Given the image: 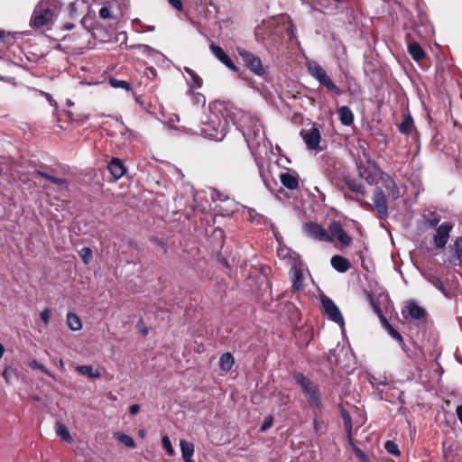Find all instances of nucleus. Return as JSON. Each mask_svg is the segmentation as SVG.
<instances>
[{
  "label": "nucleus",
  "mask_w": 462,
  "mask_h": 462,
  "mask_svg": "<svg viewBox=\"0 0 462 462\" xmlns=\"http://www.w3.org/2000/svg\"><path fill=\"white\" fill-rule=\"evenodd\" d=\"M273 426V417L269 416L265 418L263 425L261 426V431L264 432Z\"/></svg>",
  "instance_id": "nucleus-51"
},
{
  "label": "nucleus",
  "mask_w": 462,
  "mask_h": 462,
  "mask_svg": "<svg viewBox=\"0 0 462 462\" xmlns=\"http://www.w3.org/2000/svg\"><path fill=\"white\" fill-rule=\"evenodd\" d=\"M246 210L247 215L253 223H255L256 225H261L264 224L267 221V219L263 215L257 213L254 208H248Z\"/></svg>",
  "instance_id": "nucleus-33"
},
{
  "label": "nucleus",
  "mask_w": 462,
  "mask_h": 462,
  "mask_svg": "<svg viewBox=\"0 0 462 462\" xmlns=\"http://www.w3.org/2000/svg\"><path fill=\"white\" fill-rule=\"evenodd\" d=\"M426 278L429 282H430L436 289L440 291L446 297L448 296V292L439 277L435 275H428Z\"/></svg>",
  "instance_id": "nucleus-30"
},
{
  "label": "nucleus",
  "mask_w": 462,
  "mask_h": 462,
  "mask_svg": "<svg viewBox=\"0 0 462 462\" xmlns=\"http://www.w3.org/2000/svg\"><path fill=\"white\" fill-rule=\"evenodd\" d=\"M189 93L192 95V101H193L194 104H196V105H205L206 97H205L204 95H202L199 92H195L194 90H193V92H189Z\"/></svg>",
  "instance_id": "nucleus-46"
},
{
  "label": "nucleus",
  "mask_w": 462,
  "mask_h": 462,
  "mask_svg": "<svg viewBox=\"0 0 462 462\" xmlns=\"http://www.w3.org/2000/svg\"><path fill=\"white\" fill-rule=\"evenodd\" d=\"M408 51L415 60H420L425 56V52L420 47V45L417 42L410 43L408 46Z\"/></svg>",
  "instance_id": "nucleus-27"
},
{
  "label": "nucleus",
  "mask_w": 462,
  "mask_h": 462,
  "mask_svg": "<svg viewBox=\"0 0 462 462\" xmlns=\"http://www.w3.org/2000/svg\"><path fill=\"white\" fill-rule=\"evenodd\" d=\"M73 28H75V24H74V23H65L62 25V29H63V30L70 31V30H72Z\"/></svg>",
  "instance_id": "nucleus-59"
},
{
  "label": "nucleus",
  "mask_w": 462,
  "mask_h": 462,
  "mask_svg": "<svg viewBox=\"0 0 462 462\" xmlns=\"http://www.w3.org/2000/svg\"><path fill=\"white\" fill-rule=\"evenodd\" d=\"M115 437L119 442L124 444L125 447L134 448V446H135L134 440L129 435H126L122 432H117L115 434Z\"/></svg>",
  "instance_id": "nucleus-34"
},
{
  "label": "nucleus",
  "mask_w": 462,
  "mask_h": 462,
  "mask_svg": "<svg viewBox=\"0 0 462 462\" xmlns=\"http://www.w3.org/2000/svg\"><path fill=\"white\" fill-rule=\"evenodd\" d=\"M63 4L60 0H40L34 6L30 26L34 30H50L55 24Z\"/></svg>",
  "instance_id": "nucleus-2"
},
{
  "label": "nucleus",
  "mask_w": 462,
  "mask_h": 462,
  "mask_svg": "<svg viewBox=\"0 0 462 462\" xmlns=\"http://www.w3.org/2000/svg\"><path fill=\"white\" fill-rule=\"evenodd\" d=\"M424 219L426 226L435 228L438 227L440 217L436 212L430 211L425 215Z\"/></svg>",
  "instance_id": "nucleus-31"
},
{
  "label": "nucleus",
  "mask_w": 462,
  "mask_h": 462,
  "mask_svg": "<svg viewBox=\"0 0 462 462\" xmlns=\"http://www.w3.org/2000/svg\"><path fill=\"white\" fill-rule=\"evenodd\" d=\"M380 179L389 196L394 200L397 199L400 197V190L393 179L385 172L381 173Z\"/></svg>",
  "instance_id": "nucleus-15"
},
{
  "label": "nucleus",
  "mask_w": 462,
  "mask_h": 462,
  "mask_svg": "<svg viewBox=\"0 0 462 462\" xmlns=\"http://www.w3.org/2000/svg\"><path fill=\"white\" fill-rule=\"evenodd\" d=\"M76 370L81 374L89 378H98L101 375L100 372L97 369H94L91 365H78Z\"/></svg>",
  "instance_id": "nucleus-28"
},
{
  "label": "nucleus",
  "mask_w": 462,
  "mask_h": 462,
  "mask_svg": "<svg viewBox=\"0 0 462 462\" xmlns=\"http://www.w3.org/2000/svg\"><path fill=\"white\" fill-rule=\"evenodd\" d=\"M223 202L226 205V208L224 209L225 212L222 213L224 216H229L235 211L236 204L234 200L226 198Z\"/></svg>",
  "instance_id": "nucleus-43"
},
{
  "label": "nucleus",
  "mask_w": 462,
  "mask_h": 462,
  "mask_svg": "<svg viewBox=\"0 0 462 462\" xmlns=\"http://www.w3.org/2000/svg\"><path fill=\"white\" fill-rule=\"evenodd\" d=\"M300 136L303 139L308 150H320L319 143L321 141V134L319 129L315 124H312L310 127L301 129Z\"/></svg>",
  "instance_id": "nucleus-6"
},
{
  "label": "nucleus",
  "mask_w": 462,
  "mask_h": 462,
  "mask_svg": "<svg viewBox=\"0 0 462 462\" xmlns=\"http://www.w3.org/2000/svg\"><path fill=\"white\" fill-rule=\"evenodd\" d=\"M346 183L347 187L353 192L360 194V195H365V190L364 185L362 183L358 182L357 180H353V179H348V180H346Z\"/></svg>",
  "instance_id": "nucleus-32"
},
{
  "label": "nucleus",
  "mask_w": 462,
  "mask_h": 462,
  "mask_svg": "<svg viewBox=\"0 0 462 462\" xmlns=\"http://www.w3.org/2000/svg\"><path fill=\"white\" fill-rule=\"evenodd\" d=\"M138 434H139V436H140L141 438H144V437H145V435H146V432H145V430H140L138 431Z\"/></svg>",
  "instance_id": "nucleus-62"
},
{
  "label": "nucleus",
  "mask_w": 462,
  "mask_h": 462,
  "mask_svg": "<svg viewBox=\"0 0 462 462\" xmlns=\"http://www.w3.org/2000/svg\"><path fill=\"white\" fill-rule=\"evenodd\" d=\"M443 457L446 462H455L456 457L452 453V450L444 448Z\"/></svg>",
  "instance_id": "nucleus-50"
},
{
  "label": "nucleus",
  "mask_w": 462,
  "mask_h": 462,
  "mask_svg": "<svg viewBox=\"0 0 462 462\" xmlns=\"http://www.w3.org/2000/svg\"><path fill=\"white\" fill-rule=\"evenodd\" d=\"M209 49L213 55L225 66L230 69L233 71H237L236 66L234 64L233 60L229 58V56L225 52V51L218 45L215 43H211L209 45Z\"/></svg>",
  "instance_id": "nucleus-14"
},
{
  "label": "nucleus",
  "mask_w": 462,
  "mask_h": 462,
  "mask_svg": "<svg viewBox=\"0 0 462 462\" xmlns=\"http://www.w3.org/2000/svg\"><path fill=\"white\" fill-rule=\"evenodd\" d=\"M108 171H110L111 175L115 178V180H119L120 178H122L126 171L123 161L118 158H113L111 160V162L108 164Z\"/></svg>",
  "instance_id": "nucleus-18"
},
{
  "label": "nucleus",
  "mask_w": 462,
  "mask_h": 462,
  "mask_svg": "<svg viewBox=\"0 0 462 462\" xmlns=\"http://www.w3.org/2000/svg\"><path fill=\"white\" fill-rule=\"evenodd\" d=\"M35 174L50 180L51 182H52L54 184H57V185H67L68 184V182L65 179L54 177V176H51V175L45 173L43 171H36Z\"/></svg>",
  "instance_id": "nucleus-35"
},
{
  "label": "nucleus",
  "mask_w": 462,
  "mask_h": 462,
  "mask_svg": "<svg viewBox=\"0 0 462 462\" xmlns=\"http://www.w3.org/2000/svg\"><path fill=\"white\" fill-rule=\"evenodd\" d=\"M380 319L384 328H387L388 325H391L383 314H380Z\"/></svg>",
  "instance_id": "nucleus-58"
},
{
  "label": "nucleus",
  "mask_w": 462,
  "mask_h": 462,
  "mask_svg": "<svg viewBox=\"0 0 462 462\" xmlns=\"http://www.w3.org/2000/svg\"><path fill=\"white\" fill-rule=\"evenodd\" d=\"M77 5H78V4H77V3H71V4L69 5V14H70V16H71L72 18H74V17H77V16H78V14H77V11H78Z\"/></svg>",
  "instance_id": "nucleus-54"
},
{
  "label": "nucleus",
  "mask_w": 462,
  "mask_h": 462,
  "mask_svg": "<svg viewBox=\"0 0 462 462\" xmlns=\"http://www.w3.org/2000/svg\"><path fill=\"white\" fill-rule=\"evenodd\" d=\"M168 2L177 10L182 9V3L180 0H168Z\"/></svg>",
  "instance_id": "nucleus-55"
},
{
  "label": "nucleus",
  "mask_w": 462,
  "mask_h": 462,
  "mask_svg": "<svg viewBox=\"0 0 462 462\" xmlns=\"http://www.w3.org/2000/svg\"><path fill=\"white\" fill-rule=\"evenodd\" d=\"M453 228V224L445 222L436 228V233L433 236V243L437 248H444L448 242L450 232Z\"/></svg>",
  "instance_id": "nucleus-9"
},
{
  "label": "nucleus",
  "mask_w": 462,
  "mask_h": 462,
  "mask_svg": "<svg viewBox=\"0 0 462 462\" xmlns=\"http://www.w3.org/2000/svg\"><path fill=\"white\" fill-rule=\"evenodd\" d=\"M50 316H51V313H50V310L48 309H44L42 311H41L40 313V318H41V320L44 323V324H48L49 321H50Z\"/></svg>",
  "instance_id": "nucleus-53"
},
{
  "label": "nucleus",
  "mask_w": 462,
  "mask_h": 462,
  "mask_svg": "<svg viewBox=\"0 0 462 462\" xmlns=\"http://www.w3.org/2000/svg\"><path fill=\"white\" fill-rule=\"evenodd\" d=\"M180 448L181 457H182L183 461L193 458L194 451H195L194 444H192L191 442H189L185 439H181L180 441Z\"/></svg>",
  "instance_id": "nucleus-23"
},
{
  "label": "nucleus",
  "mask_w": 462,
  "mask_h": 462,
  "mask_svg": "<svg viewBox=\"0 0 462 462\" xmlns=\"http://www.w3.org/2000/svg\"><path fill=\"white\" fill-rule=\"evenodd\" d=\"M142 333L146 336L148 335L149 331H148V328H142Z\"/></svg>",
  "instance_id": "nucleus-64"
},
{
  "label": "nucleus",
  "mask_w": 462,
  "mask_h": 462,
  "mask_svg": "<svg viewBox=\"0 0 462 462\" xmlns=\"http://www.w3.org/2000/svg\"><path fill=\"white\" fill-rule=\"evenodd\" d=\"M373 201L379 216L382 218H386L388 217V205L386 197L381 188L374 189Z\"/></svg>",
  "instance_id": "nucleus-12"
},
{
  "label": "nucleus",
  "mask_w": 462,
  "mask_h": 462,
  "mask_svg": "<svg viewBox=\"0 0 462 462\" xmlns=\"http://www.w3.org/2000/svg\"><path fill=\"white\" fill-rule=\"evenodd\" d=\"M291 277L294 290H300L303 285V273L301 264L294 262L291 268Z\"/></svg>",
  "instance_id": "nucleus-16"
},
{
  "label": "nucleus",
  "mask_w": 462,
  "mask_h": 462,
  "mask_svg": "<svg viewBox=\"0 0 462 462\" xmlns=\"http://www.w3.org/2000/svg\"><path fill=\"white\" fill-rule=\"evenodd\" d=\"M121 134L124 145L131 143L132 140L134 139V134L132 130L125 127L124 131L121 132Z\"/></svg>",
  "instance_id": "nucleus-41"
},
{
  "label": "nucleus",
  "mask_w": 462,
  "mask_h": 462,
  "mask_svg": "<svg viewBox=\"0 0 462 462\" xmlns=\"http://www.w3.org/2000/svg\"><path fill=\"white\" fill-rule=\"evenodd\" d=\"M80 256L85 263H88L92 258V251L88 247H84L80 250Z\"/></svg>",
  "instance_id": "nucleus-47"
},
{
  "label": "nucleus",
  "mask_w": 462,
  "mask_h": 462,
  "mask_svg": "<svg viewBox=\"0 0 462 462\" xmlns=\"http://www.w3.org/2000/svg\"><path fill=\"white\" fill-rule=\"evenodd\" d=\"M111 15V11H110V8L108 6H102L100 9H99V16L103 19H106V18H109Z\"/></svg>",
  "instance_id": "nucleus-52"
},
{
  "label": "nucleus",
  "mask_w": 462,
  "mask_h": 462,
  "mask_svg": "<svg viewBox=\"0 0 462 462\" xmlns=\"http://www.w3.org/2000/svg\"><path fill=\"white\" fill-rule=\"evenodd\" d=\"M162 444L163 448L166 450V452L169 454V456L174 455V449L172 448L171 439L168 436H163L162 439Z\"/></svg>",
  "instance_id": "nucleus-42"
},
{
  "label": "nucleus",
  "mask_w": 462,
  "mask_h": 462,
  "mask_svg": "<svg viewBox=\"0 0 462 462\" xmlns=\"http://www.w3.org/2000/svg\"><path fill=\"white\" fill-rule=\"evenodd\" d=\"M353 450L356 456L358 457L359 462H369L366 455L358 447L353 445Z\"/></svg>",
  "instance_id": "nucleus-49"
},
{
  "label": "nucleus",
  "mask_w": 462,
  "mask_h": 462,
  "mask_svg": "<svg viewBox=\"0 0 462 462\" xmlns=\"http://www.w3.org/2000/svg\"><path fill=\"white\" fill-rule=\"evenodd\" d=\"M67 324L70 330L79 331L82 328V323L79 316L73 312L67 314Z\"/></svg>",
  "instance_id": "nucleus-26"
},
{
  "label": "nucleus",
  "mask_w": 462,
  "mask_h": 462,
  "mask_svg": "<svg viewBox=\"0 0 462 462\" xmlns=\"http://www.w3.org/2000/svg\"><path fill=\"white\" fill-rule=\"evenodd\" d=\"M321 303L324 309L325 314L333 322L338 324L342 329L345 328L344 318L335 302L328 297H321Z\"/></svg>",
  "instance_id": "nucleus-7"
},
{
  "label": "nucleus",
  "mask_w": 462,
  "mask_h": 462,
  "mask_svg": "<svg viewBox=\"0 0 462 462\" xmlns=\"http://www.w3.org/2000/svg\"><path fill=\"white\" fill-rule=\"evenodd\" d=\"M369 382H370L373 385H374V384H383V382H382V381H377V380H376V378H375L374 376H370V377H369Z\"/></svg>",
  "instance_id": "nucleus-60"
},
{
  "label": "nucleus",
  "mask_w": 462,
  "mask_h": 462,
  "mask_svg": "<svg viewBox=\"0 0 462 462\" xmlns=\"http://www.w3.org/2000/svg\"><path fill=\"white\" fill-rule=\"evenodd\" d=\"M328 234L333 241L337 240L343 245L347 246L351 244V237L346 233L342 225L337 221H331L328 226Z\"/></svg>",
  "instance_id": "nucleus-11"
},
{
  "label": "nucleus",
  "mask_w": 462,
  "mask_h": 462,
  "mask_svg": "<svg viewBox=\"0 0 462 462\" xmlns=\"http://www.w3.org/2000/svg\"><path fill=\"white\" fill-rule=\"evenodd\" d=\"M303 231L312 239L322 242H333V238L328 232L318 223L309 222L304 224Z\"/></svg>",
  "instance_id": "nucleus-8"
},
{
  "label": "nucleus",
  "mask_w": 462,
  "mask_h": 462,
  "mask_svg": "<svg viewBox=\"0 0 462 462\" xmlns=\"http://www.w3.org/2000/svg\"><path fill=\"white\" fill-rule=\"evenodd\" d=\"M404 319H421L425 317V310L419 306L415 301H409L405 308L402 310Z\"/></svg>",
  "instance_id": "nucleus-13"
},
{
  "label": "nucleus",
  "mask_w": 462,
  "mask_h": 462,
  "mask_svg": "<svg viewBox=\"0 0 462 462\" xmlns=\"http://www.w3.org/2000/svg\"><path fill=\"white\" fill-rule=\"evenodd\" d=\"M140 411V406L138 404H133L130 406L129 408V411L131 414L134 415L136 413H138Z\"/></svg>",
  "instance_id": "nucleus-56"
},
{
  "label": "nucleus",
  "mask_w": 462,
  "mask_h": 462,
  "mask_svg": "<svg viewBox=\"0 0 462 462\" xmlns=\"http://www.w3.org/2000/svg\"><path fill=\"white\" fill-rule=\"evenodd\" d=\"M170 120H171V121H172V122H173V121H177V122H179V121H180V118H179V116H178V115H173V116H172V117H171V119H170Z\"/></svg>",
  "instance_id": "nucleus-63"
},
{
  "label": "nucleus",
  "mask_w": 462,
  "mask_h": 462,
  "mask_svg": "<svg viewBox=\"0 0 462 462\" xmlns=\"http://www.w3.org/2000/svg\"><path fill=\"white\" fill-rule=\"evenodd\" d=\"M243 134L252 151L260 148L262 144L265 146L264 130L258 120L253 119L251 125L244 129Z\"/></svg>",
  "instance_id": "nucleus-3"
},
{
  "label": "nucleus",
  "mask_w": 462,
  "mask_h": 462,
  "mask_svg": "<svg viewBox=\"0 0 462 462\" xmlns=\"http://www.w3.org/2000/svg\"><path fill=\"white\" fill-rule=\"evenodd\" d=\"M55 432L58 436H60L64 441L68 443H72L73 439L69 431L68 427L61 423V422H56L55 424Z\"/></svg>",
  "instance_id": "nucleus-25"
},
{
  "label": "nucleus",
  "mask_w": 462,
  "mask_h": 462,
  "mask_svg": "<svg viewBox=\"0 0 462 462\" xmlns=\"http://www.w3.org/2000/svg\"><path fill=\"white\" fill-rule=\"evenodd\" d=\"M235 363L234 356L231 353H224L219 359V367L222 371L228 372L232 369Z\"/></svg>",
  "instance_id": "nucleus-24"
},
{
  "label": "nucleus",
  "mask_w": 462,
  "mask_h": 462,
  "mask_svg": "<svg viewBox=\"0 0 462 462\" xmlns=\"http://www.w3.org/2000/svg\"><path fill=\"white\" fill-rule=\"evenodd\" d=\"M456 413H457V419H458L459 422L462 425V405H458L457 407Z\"/></svg>",
  "instance_id": "nucleus-57"
},
{
  "label": "nucleus",
  "mask_w": 462,
  "mask_h": 462,
  "mask_svg": "<svg viewBox=\"0 0 462 462\" xmlns=\"http://www.w3.org/2000/svg\"><path fill=\"white\" fill-rule=\"evenodd\" d=\"M229 106L216 100L209 104V112L201 120L200 134L212 141H222L233 125Z\"/></svg>",
  "instance_id": "nucleus-1"
},
{
  "label": "nucleus",
  "mask_w": 462,
  "mask_h": 462,
  "mask_svg": "<svg viewBox=\"0 0 462 462\" xmlns=\"http://www.w3.org/2000/svg\"><path fill=\"white\" fill-rule=\"evenodd\" d=\"M385 330L393 339L397 340L401 344H403V338L402 335L396 329H394L392 325H388V328H385Z\"/></svg>",
  "instance_id": "nucleus-45"
},
{
  "label": "nucleus",
  "mask_w": 462,
  "mask_h": 462,
  "mask_svg": "<svg viewBox=\"0 0 462 462\" xmlns=\"http://www.w3.org/2000/svg\"><path fill=\"white\" fill-rule=\"evenodd\" d=\"M29 365L32 368V369H37V370H40L42 372H43L45 374L49 375V376H51L52 377V374L44 366L42 365V364H40L37 360H32L30 363H29Z\"/></svg>",
  "instance_id": "nucleus-44"
},
{
  "label": "nucleus",
  "mask_w": 462,
  "mask_h": 462,
  "mask_svg": "<svg viewBox=\"0 0 462 462\" xmlns=\"http://www.w3.org/2000/svg\"><path fill=\"white\" fill-rule=\"evenodd\" d=\"M280 180L282 184L288 189L293 190L299 187V179L296 173L282 172Z\"/></svg>",
  "instance_id": "nucleus-19"
},
{
  "label": "nucleus",
  "mask_w": 462,
  "mask_h": 462,
  "mask_svg": "<svg viewBox=\"0 0 462 462\" xmlns=\"http://www.w3.org/2000/svg\"><path fill=\"white\" fill-rule=\"evenodd\" d=\"M342 417H343V420H344V426L348 433V435L350 436L351 435V430H352V421H351V417L348 413L346 412H344L342 414Z\"/></svg>",
  "instance_id": "nucleus-48"
},
{
  "label": "nucleus",
  "mask_w": 462,
  "mask_h": 462,
  "mask_svg": "<svg viewBox=\"0 0 462 462\" xmlns=\"http://www.w3.org/2000/svg\"><path fill=\"white\" fill-rule=\"evenodd\" d=\"M384 448L386 449V451L392 455H394V456H400L401 455V452L399 450V448H398V445L392 441V440H387L385 443H384Z\"/></svg>",
  "instance_id": "nucleus-39"
},
{
  "label": "nucleus",
  "mask_w": 462,
  "mask_h": 462,
  "mask_svg": "<svg viewBox=\"0 0 462 462\" xmlns=\"http://www.w3.org/2000/svg\"><path fill=\"white\" fill-rule=\"evenodd\" d=\"M293 377L300 385L308 402L312 406L319 407L320 404V399L317 385L312 381L305 377L301 373H296Z\"/></svg>",
  "instance_id": "nucleus-5"
},
{
  "label": "nucleus",
  "mask_w": 462,
  "mask_h": 462,
  "mask_svg": "<svg viewBox=\"0 0 462 462\" xmlns=\"http://www.w3.org/2000/svg\"><path fill=\"white\" fill-rule=\"evenodd\" d=\"M240 56L245 60L246 66L256 75L262 76L265 73V69L259 57L246 51L245 50L238 51Z\"/></svg>",
  "instance_id": "nucleus-10"
},
{
  "label": "nucleus",
  "mask_w": 462,
  "mask_h": 462,
  "mask_svg": "<svg viewBox=\"0 0 462 462\" xmlns=\"http://www.w3.org/2000/svg\"><path fill=\"white\" fill-rule=\"evenodd\" d=\"M109 84L114 88H123L127 92L131 90L130 84L125 80H121V79H116L111 78V79H109Z\"/></svg>",
  "instance_id": "nucleus-36"
},
{
  "label": "nucleus",
  "mask_w": 462,
  "mask_h": 462,
  "mask_svg": "<svg viewBox=\"0 0 462 462\" xmlns=\"http://www.w3.org/2000/svg\"><path fill=\"white\" fill-rule=\"evenodd\" d=\"M308 71L312 78H314L321 86L327 88L328 90L341 95L340 88L331 80L326 70L315 60H309L307 62Z\"/></svg>",
  "instance_id": "nucleus-4"
},
{
  "label": "nucleus",
  "mask_w": 462,
  "mask_h": 462,
  "mask_svg": "<svg viewBox=\"0 0 462 462\" xmlns=\"http://www.w3.org/2000/svg\"><path fill=\"white\" fill-rule=\"evenodd\" d=\"M5 354V347L4 346L0 343V358H2V356H4Z\"/></svg>",
  "instance_id": "nucleus-61"
},
{
  "label": "nucleus",
  "mask_w": 462,
  "mask_h": 462,
  "mask_svg": "<svg viewBox=\"0 0 462 462\" xmlns=\"http://www.w3.org/2000/svg\"><path fill=\"white\" fill-rule=\"evenodd\" d=\"M454 255L459 263H462V237H457L453 245Z\"/></svg>",
  "instance_id": "nucleus-37"
},
{
  "label": "nucleus",
  "mask_w": 462,
  "mask_h": 462,
  "mask_svg": "<svg viewBox=\"0 0 462 462\" xmlns=\"http://www.w3.org/2000/svg\"><path fill=\"white\" fill-rule=\"evenodd\" d=\"M184 72L187 74L185 79L189 86V92H193L195 88H200L202 87V79L198 74H196L191 69L185 67Z\"/></svg>",
  "instance_id": "nucleus-17"
},
{
  "label": "nucleus",
  "mask_w": 462,
  "mask_h": 462,
  "mask_svg": "<svg viewBox=\"0 0 462 462\" xmlns=\"http://www.w3.org/2000/svg\"><path fill=\"white\" fill-rule=\"evenodd\" d=\"M398 128L402 134H410L413 128L412 117L410 115L405 116Z\"/></svg>",
  "instance_id": "nucleus-29"
},
{
  "label": "nucleus",
  "mask_w": 462,
  "mask_h": 462,
  "mask_svg": "<svg viewBox=\"0 0 462 462\" xmlns=\"http://www.w3.org/2000/svg\"><path fill=\"white\" fill-rule=\"evenodd\" d=\"M339 120L343 125L349 126L354 122V114L352 110L346 106H340L337 110Z\"/></svg>",
  "instance_id": "nucleus-22"
},
{
  "label": "nucleus",
  "mask_w": 462,
  "mask_h": 462,
  "mask_svg": "<svg viewBox=\"0 0 462 462\" xmlns=\"http://www.w3.org/2000/svg\"><path fill=\"white\" fill-rule=\"evenodd\" d=\"M330 263L332 267L341 273L347 272L350 268L349 261L346 258L338 254L332 256Z\"/></svg>",
  "instance_id": "nucleus-20"
},
{
  "label": "nucleus",
  "mask_w": 462,
  "mask_h": 462,
  "mask_svg": "<svg viewBox=\"0 0 462 462\" xmlns=\"http://www.w3.org/2000/svg\"><path fill=\"white\" fill-rule=\"evenodd\" d=\"M277 254L280 258L286 259V258H292V252L290 248H288L285 245H281L277 249Z\"/></svg>",
  "instance_id": "nucleus-40"
},
{
  "label": "nucleus",
  "mask_w": 462,
  "mask_h": 462,
  "mask_svg": "<svg viewBox=\"0 0 462 462\" xmlns=\"http://www.w3.org/2000/svg\"><path fill=\"white\" fill-rule=\"evenodd\" d=\"M254 159H255V163L258 167V171H259L261 179L263 180L264 185L267 188H270L271 187V180L269 178L270 171L266 168V162L263 158H260L256 155H255Z\"/></svg>",
  "instance_id": "nucleus-21"
},
{
  "label": "nucleus",
  "mask_w": 462,
  "mask_h": 462,
  "mask_svg": "<svg viewBox=\"0 0 462 462\" xmlns=\"http://www.w3.org/2000/svg\"><path fill=\"white\" fill-rule=\"evenodd\" d=\"M2 375L5 383L10 384L12 383L13 377L16 376V370L11 365H6L3 371Z\"/></svg>",
  "instance_id": "nucleus-38"
}]
</instances>
